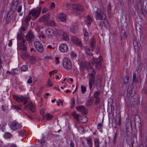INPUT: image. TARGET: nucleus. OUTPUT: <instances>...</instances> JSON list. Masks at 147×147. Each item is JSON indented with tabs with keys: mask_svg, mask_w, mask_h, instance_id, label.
<instances>
[{
	"mask_svg": "<svg viewBox=\"0 0 147 147\" xmlns=\"http://www.w3.org/2000/svg\"><path fill=\"white\" fill-rule=\"evenodd\" d=\"M95 13V18L96 20L102 21V22L99 23L100 26L102 27L104 25L106 27L108 26V22L104 9H98Z\"/></svg>",
	"mask_w": 147,
	"mask_h": 147,
	"instance_id": "f257e3e1",
	"label": "nucleus"
},
{
	"mask_svg": "<svg viewBox=\"0 0 147 147\" xmlns=\"http://www.w3.org/2000/svg\"><path fill=\"white\" fill-rule=\"evenodd\" d=\"M102 61V59L101 57L99 56L96 59L93 57L92 63V64H95V68L96 69L98 70H100L101 68Z\"/></svg>",
	"mask_w": 147,
	"mask_h": 147,
	"instance_id": "f03ea898",
	"label": "nucleus"
},
{
	"mask_svg": "<svg viewBox=\"0 0 147 147\" xmlns=\"http://www.w3.org/2000/svg\"><path fill=\"white\" fill-rule=\"evenodd\" d=\"M62 64L65 69L67 70H71L72 65L70 60L68 58L65 57L63 59Z\"/></svg>",
	"mask_w": 147,
	"mask_h": 147,
	"instance_id": "7ed1b4c3",
	"label": "nucleus"
},
{
	"mask_svg": "<svg viewBox=\"0 0 147 147\" xmlns=\"http://www.w3.org/2000/svg\"><path fill=\"white\" fill-rule=\"evenodd\" d=\"M41 8L39 7L36 9H33L28 13V15H31L33 18L32 20H34L39 16Z\"/></svg>",
	"mask_w": 147,
	"mask_h": 147,
	"instance_id": "20e7f679",
	"label": "nucleus"
},
{
	"mask_svg": "<svg viewBox=\"0 0 147 147\" xmlns=\"http://www.w3.org/2000/svg\"><path fill=\"white\" fill-rule=\"evenodd\" d=\"M13 98L18 102H23L24 105L26 104L28 102V98L27 97L22 96L19 97L16 95L13 96Z\"/></svg>",
	"mask_w": 147,
	"mask_h": 147,
	"instance_id": "39448f33",
	"label": "nucleus"
},
{
	"mask_svg": "<svg viewBox=\"0 0 147 147\" xmlns=\"http://www.w3.org/2000/svg\"><path fill=\"white\" fill-rule=\"evenodd\" d=\"M83 10V7L82 5L80 4H77L74 6L73 12L74 14H77V11H82Z\"/></svg>",
	"mask_w": 147,
	"mask_h": 147,
	"instance_id": "423d86ee",
	"label": "nucleus"
},
{
	"mask_svg": "<svg viewBox=\"0 0 147 147\" xmlns=\"http://www.w3.org/2000/svg\"><path fill=\"white\" fill-rule=\"evenodd\" d=\"M34 45L38 51L40 52H42L43 51V46L40 42L36 41L34 42Z\"/></svg>",
	"mask_w": 147,
	"mask_h": 147,
	"instance_id": "0eeeda50",
	"label": "nucleus"
},
{
	"mask_svg": "<svg viewBox=\"0 0 147 147\" xmlns=\"http://www.w3.org/2000/svg\"><path fill=\"white\" fill-rule=\"evenodd\" d=\"M10 127L11 129L16 130L21 128L22 127V126L19 123L13 121L11 124Z\"/></svg>",
	"mask_w": 147,
	"mask_h": 147,
	"instance_id": "6e6552de",
	"label": "nucleus"
},
{
	"mask_svg": "<svg viewBox=\"0 0 147 147\" xmlns=\"http://www.w3.org/2000/svg\"><path fill=\"white\" fill-rule=\"evenodd\" d=\"M87 70L88 72L89 77H90L91 76H95L96 73L93 67L89 65V66L87 67Z\"/></svg>",
	"mask_w": 147,
	"mask_h": 147,
	"instance_id": "1a4fd4ad",
	"label": "nucleus"
},
{
	"mask_svg": "<svg viewBox=\"0 0 147 147\" xmlns=\"http://www.w3.org/2000/svg\"><path fill=\"white\" fill-rule=\"evenodd\" d=\"M76 109L83 114L86 115L88 113L87 110L82 105L78 106L76 107Z\"/></svg>",
	"mask_w": 147,
	"mask_h": 147,
	"instance_id": "9d476101",
	"label": "nucleus"
},
{
	"mask_svg": "<svg viewBox=\"0 0 147 147\" xmlns=\"http://www.w3.org/2000/svg\"><path fill=\"white\" fill-rule=\"evenodd\" d=\"M34 36L33 33L31 32H29L27 34L26 39L27 40L30 42H32L34 40Z\"/></svg>",
	"mask_w": 147,
	"mask_h": 147,
	"instance_id": "9b49d317",
	"label": "nucleus"
},
{
	"mask_svg": "<svg viewBox=\"0 0 147 147\" xmlns=\"http://www.w3.org/2000/svg\"><path fill=\"white\" fill-rule=\"evenodd\" d=\"M95 83V76H91L89 79V86L90 90L92 88V86Z\"/></svg>",
	"mask_w": 147,
	"mask_h": 147,
	"instance_id": "f8f14e48",
	"label": "nucleus"
},
{
	"mask_svg": "<svg viewBox=\"0 0 147 147\" xmlns=\"http://www.w3.org/2000/svg\"><path fill=\"white\" fill-rule=\"evenodd\" d=\"M90 63L88 62L82 61H81L80 64V66L82 69H84L87 68L89 66Z\"/></svg>",
	"mask_w": 147,
	"mask_h": 147,
	"instance_id": "ddd939ff",
	"label": "nucleus"
},
{
	"mask_svg": "<svg viewBox=\"0 0 147 147\" xmlns=\"http://www.w3.org/2000/svg\"><path fill=\"white\" fill-rule=\"evenodd\" d=\"M68 49L67 46L65 44H62L59 47V50L62 52H66Z\"/></svg>",
	"mask_w": 147,
	"mask_h": 147,
	"instance_id": "4468645a",
	"label": "nucleus"
},
{
	"mask_svg": "<svg viewBox=\"0 0 147 147\" xmlns=\"http://www.w3.org/2000/svg\"><path fill=\"white\" fill-rule=\"evenodd\" d=\"M72 40L76 44L82 48V44L80 40L78 38L76 37H73Z\"/></svg>",
	"mask_w": 147,
	"mask_h": 147,
	"instance_id": "2eb2a0df",
	"label": "nucleus"
},
{
	"mask_svg": "<svg viewBox=\"0 0 147 147\" xmlns=\"http://www.w3.org/2000/svg\"><path fill=\"white\" fill-rule=\"evenodd\" d=\"M25 107L26 109H29L30 110L32 113H34L35 111V106L34 105L32 102H30L28 105L26 106Z\"/></svg>",
	"mask_w": 147,
	"mask_h": 147,
	"instance_id": "dca6fc26",
	"label": "nucleus"
},
{
	"mask_svg": "<svg viewBox=\"0 0 147 147\" xmlns=\"http://www.w3.org/2000/svg\"><path fill=\"white\" fill-rule=\"evenodd\" d=\"M58 17L60 20L62 22H65L66 20V15L64 13H59Z\"/></svg>",
	"mask_w": 147,
	"mask_h": 147,
	"instance_id": "f3484780",
	"label": "nucleus"
},
{
	"mask_svg": "<svg viewBox=\"0 0 147 147\" xmlns=\"http://www.w3.org/2000/svg\"><path fill=\"white\" fill-rule=\"evenodd\" d=\"M50 18L49 15L47 14L41 17L39 19L38 21L40 22H43L47 21Z\"/></svg>",
	"mask_w": 147,
	"mask_h": 147,
	"instance_id": "a211bd4d",
	"label": "nucleus"
},
{
	"mask_svg": "<svg viewBox=\"0 0 147 147\" xmlns=\"http://www.w3.org/2000/svg\"><path fill=\"white\" fill-rule=\"evenodd\" d=\"M133 45L135 49L137 51L139 50L141 48V45L140 43L138 42L136 40L134 41Z\"/></svg>",
	"mask_w": 147,
	"mask_h": 147,
	"instance_id": "6ab92c4d",
	"label": "nucleus"
},
{
	"mask_svg": "<svg viewBox=\"0 0 147 147\" xmlns=\"http://www.w3.org/2000/svg\"><path fill=\"white\" fill-rule=\"evenodd\" d=\"M86 24L88 26H90L92 22V21L91 18L89 15L87 16L86 20Z\"/></svg>",
	"mask_w": 147,
	"mask_h": 147,
	"instance_id": "aec40b11",
	"label": "nucleus"
},
{
	"mask_svg": "<svg viewBox=\"0 0 147 147\" xmlns=\"http://www.w3.org/2000/svg\"><path fill=\"white\" fill-rule=\"evenodd\" d=\"M94 98L91 97L89 98L86 102V105L87 106H91L93 103Z\"/></svg>",
	"mask_w": 147,
	"mask_h": 147,
	"instance_id": "412c9836",
	"label": "nucleus"
},
{
	"mask_svg": "<svg viewBox=\"0 0 147 147\" xmlns=\"http://www.w3.org/2000/svg\"><path fill=\"white\" fill-rule=\"evenodd\" d=\"M54 31L52 29L49 28L46 31V33L49 36H51L54 34Z\"/></svg>",
	"mask_w": 147,
	"mask_h": 147,
	"instance_id": "4be33fe9",
	"label": "nucleus"
},
{
	"mask_svg": "<svg viewBox=\"0 0 147 147\" xmlns=\"http://www.w3.org/2000/svg\"><path fill=\"white\" fill-rule=\"evenodd\" d=\"M47 137V135L45 136L44 134H42V136L41 137V138L40 139V141L39 142H40V143L42 144L44 143Z\"/></svg>",
	"mask_w": 147,
	"mask_h": 147,
	"instance_id": "5701e85b",
	"label": "nucleus"
},
{
	"mask_svg": "<svg viewBox=\"0 0 147 147\" xmlns=\"http://www.w3.org/2000/svg\"><path fill=\"white\" fill-rule=\"evenodd\" d=\"M86 142L88 146L89 147H92V141L90 137H88L86 138Z\"/></svg>",
	"mask_w": 147,
	"mask_h": 147,
	"instance_id": "b1692460",
	"label": "nucleus"
},
{
	"mask_svg": "<svg viewBox=\"0 0 147 147\" xmlns=\"http://www.w3.org/2000/svg\"><path fill=\"white\" fill-rule=\"evenodd\" d=\"M13 17L11 13H8L6 19V21L8 23L10 22Z\"/></svg>",
	"mask_w": 147,
	"mask_h": 147,
	"instance_id": "393cba45",
	"label": "nucleus"
},
{
	"mask_svg": "<svg viewBox=\"0 0 147 147\" xmlns=\"http://www.w3.org/2000/svg\"><path fill=\"white\" fill-rule=\"evenodd\" d=\"M81 118L82 119V120L81 121V122L82 123H85L88 120V118L85 116L81 115L80 116V119H81Z\"/></svg>",
	"mask_w": 147,
	"mask_h": 147,
	"instance_id": "a878e982",
	"label": "nucleus"
},
{
	"mask_svg": "<svg viewBox=\"0 0 147 147\" xmlns=\"http://www.w3.org/2000/svg\"><path fill=\"white\" fill-rule=\"evenodd\" d=\"M83 32L84 39L86 41H87L88 39V33L85 29L83 30Z\"/></svg>",
	"mask_w": 147,
	"mask_h": 147,
	"instance_id": "bb28decb",
	"label": "nucleus"
},
{
	"mask_svg": "<svg viewBox=\"0 0 147 147\" xmlns=\"http://www.w3.org/2000/svg\"><path fill=\"white\" fill-rule=\"evenodd\" d=\"M95 40L94 38L92 39L90 43V46L92 48L94 47L95 45Z\"/></svg>",
	"mask_w": 147,
	"mask_h": 147,
	"instance_id": "cd10ccee",
	"label": "nucleus"
},
{
	"mask_svg": "<svg viewBox=\"0 0 147 147\" xmlns=\"http://www.w3.org/2000/svg\"><path fill=\"white\" fill-rule=\"evenodd\" d=\"M96 87L97 88L98 90H99L100 89H99L101 86V81L100 79H98L96 82Z\"/></svg>",
	"mask_w": 147,
	"mask_h": 147,
	"instance_id": "c85d7f7f",
	"label": "nucleus"
},
{
	"mask_svg": "<svg viewBox=\"0 0 147 147\" xmlns=\"http://www.w3.org/2000/svg\"><path fill=\"white\" fill-rule=\"evenodd\" d=\"M45 116L47 118V119L48 120H51L52 119L53 117V115H51L49 113H47L46 115Z\"/></svg>",
	"mask_w": 147,
	"mask_h": 147,
	"instance_id": "c756f323",
	"label": "nucleus"
},
{
	"mask_svg": "<svg viewBox=\"0 0 147 147\" xmlns=\"http://www.w3.org/2000/svg\"><path fill=\"white\" fill-rule=\"evenodd\" d=\"M99 140L98 138H96L94 139V144L96 147H99Z\"/></svg>",
	"mask_w": 147,
	"mask_h": 147,
	"instance_id": "7c9ffc66",
	"label": "nucleus"
},
{
	"mask_svg": "<svg viewBox=\"0 0 147 147\" xmlns=\"http://www.w3.org/2000/svg\"><path fill=\"white\" fill-rule=\"evenodd\" d=\"M70 31L72 32L76 33L77 31V29L76 26H73L70 28Z\"/></svg>",
	"mask_w": 147,
	"mask_h": 147,
	"instance_id": "2f4dec72",
	"label": "nucleus"
},
{
	"mask_svg": "<svg viewBox=\"0 0 147 147\" xmlns=\"http://www.w3.org/2000/svg\"><path fill=\"white\" fill-rule=\"evenodd\" d=\"M62 38L63 40H67L69 39L67 34L66 33L64 32L62 35Z\"/></svg>",
	"mask_w": 147,
	"mask_h": 147,
	"instance_id": "473e14b6",
	"label": "nucleus"
},
{
	"mask_svg": "<svg viewBox=\"0 0 147 147\" xmlns=\"http://www.w3.org/2000/svg\"><path fill=\"white\" fill-rule=\"evenodd\" d=\"M31 18L30 15H28V13L27 16L25 18L24 21L26 23H27L31 20Z\"/></svg>",
	"mask_w": 147,
	"mask_h": 147,
	"instance_id": "72a5a7b5",
	"label": "nucleus"
},
{
	"mask_svg": "<svg viewBox=\"0 0 147 147\" xmlns=\"http://www.w3.org/2000/svg\"><path fill=\"white\" fill-rule=\"evenodd\" d=\"M19 135L22 137H24L26 136V133L23 130H20L18 131Z\"/></svg>",
	"mask_w": 147,
	"mask_h": 147,
	"instance_id": "f704fd0d",
	"label": "nucleus"
},
{
	"mask_svg": "<svg viewBox=\"0 0 147 147\" xmlns=\"http://www.w3.org/2000/svg\"><path fill=\"white\" fill-rule=\"evenodd\" d=\"M20 47V49L26 51L27 50L26 46L25 45L23 44H21Z\"/></svg>",
	"mask_w": 147,
	"mask_h": 147,
	"instance_id": "c9c22d12",
	"label": "nucleus"
},
{
	"mask_svg": "<svg viewBox=\"0 0 147 147\" xmlns=\"http://www.w3.org/2000/svg\"><path fill=\"white\" fill-rule=\"evenodd\" d=\"M71 100V108H72L75 105V101L74 98H72Z\"/></svg>",
	"mask_w": 147,
	"mask_h": 147,
	"instance_id": "e433bc0d",
	"label": "nucleus"
},
{
	"mask_svg": "<svg viewBox=\"0 0 147 147\" xmlns=\"http://www.w3.org/2000/svg\"><path fill=\"white\" fill-rule=\"evenodd\" d=\"M23 34L22 32H21L20 34H18V36H17V38H18V40H20L23 37Z\"/></svg>",
	"mask_w": 147,
	"mask_h": 147,
	"instance_id": "4c0bfd02",
	"label": "nucleus"
},
{
	"mask_svg": "<svg viewBox=\"0 0 147 147\" xmlns=\"http://www.w3.org/2000/svg\"><path fill=\"white\" fill-rule=\"evenodd\" d=\"M100 94V92L98 91H95L94 94V98H99L98 96Z\"/></svg>",
	"mask_w": 147,
	"mask_h": 147,
	"instance_id": "58836bf2",
	"label": "nucleus"
},
{
	"mask_svg": "<svg viewBox=\"0 0 147 147\" xmlns=\"http://www.w3.org/2000/svg\"><path fill=\"white\" fill-rule=\"evenodd\" d=\"M13 108L14 109L17 110L18 112H20L21 111V108L20 107L17 106L15 105H13Z\"/></svg>",
	"mask_w": 147,
	"mask_h": 147,
	"instance_id": "ea45409f",
	"label": "nucleus"
},
{
	"mask_svg": "<svg viewBox=\"0 0 147 147\" xmlns=\"http://www.w3.org/2000/svg\"><path fill=\"white\" fill-rule=\"evenodd\" d=\"M21 69L22 71H26L28 69V66L26 65H24L22 66Z\"/></svg>",
	"mask_w": 147,
	"mask_h": 147,
	"instance_id": "a19ab883",
	"label": "nucleus"
},
{
	"mask_svg": "<svg viewBox=\"0 0 147 147\" xmlns=\"http://www.w3.org/2000/svg\"><path fill=\"white\" fill-rule=\"evenodd\" d=\"M81 91L82 93H84L86 91V88L85 86H81Z\"/></svg>",
	"mask_w": 147,
	"mask_h": 147,
	"instance_id": "79ce46f5",
	"label": "nucleus"
},
{
	"mask_svg": "<svg viewBox=\"0 0 147 147\" xmlns=\"http://www.w3.org/2000/svg\"><path fill=\"white\" fill-rule=\"evenodd\" d=\"M19 0H13V5L15 7H16L18 4Z\"/></svg>",
	"mask_w": 147,
	"mask_h": 147,
	"instance_id": "37998d69",
	"label": "nucleus"
},
{
	"mask_svg": "<svg viewBox=\"0 0 147 147\" xmlns=\"http://www.w3.org/2000/svg\"><path fill=\"white\" fill-rule=\"evenodd\" d=\"M111 5L110 3H109L107 6V11L109 14L111 13Z\"/></svg>",
	"mask_w": 147,
	"mask_h": 147,
	"instance_id": "c03bdc74",
	"label": "nucleus"
},
{
	"mask_svg": "<svg viewBox=\"0 0 147 147\" xmlns=\"http://www.w3.org/2000/svg\"><path fill=\"white\" fill-rule=\"evenodd\" d=\"M95 100L94 102V104L95 105H97L99 102L100 98H95Z\"/></svg>",
	"mask_w": 147,
	"mask_h": 147,
	"instance_id": "a18cd8bd",
	"label": "nucleus"
},
{
	"mask_svg": "<svg viewBox=\"0 0 147 147\" xmlns=\"http://www.w3.org/2000/svg\"><path fill=\"white\" fill-rule=\"evenodd\" d=\"M69 145L70 147H75L74 143L72 140H70V143Z\"/></svg>",
	"mask_w": 147,
	"mask_h": 147,
	"instance_id": "49530a36",
	"label": "nucleus"
},
{
	"mask_svg": "<svg viewBox=\"0 0 147 147\" xmlns=\"http://www.w3.org/2000/svg\"><path fill=\"white\" fill-rule=\"evenodd\" d=\"M27 82L29 84H31L32 83V78L31 77H29V78L28 79Z\"/></svg>",
	"mask_w": 147,
	"mask_h": 147,
	"instance_id": "de8ad7c7",
	"label": "nucleus"
},
{
	"mask_svg": "<svg viewBox=\"0 0 147 147\" xmlns=\"http://www.w3.org/2000/svg\"><path fill=\"white\" fill-rule=\"evenodd\" d=\"M4 136L5 137L7 138H9L10 137L11 134L10 133L6 132Z\"/></svg>",
	"mask_w": 147,
	"mask_h": 147,
	"instance_id": "09e8293b",
	"label": "nucleus"
},
{
	"mask_svg": "<svg viewBox=\"0 0 147 147\" xmlns=\"http://www.w3.org/2000/svg\"><path fill=\"white\" fill-rule=\"evenodd\" d=\"M71 56L72 57L74 58L76 57V55L74 52H71Z\"/></svg>",
	"mask_w": 147,
	"mask_h": 147,
	"instance_id": "8fccbe9b",
	"label": "nucleus"
},
{
	"mask_svg": "<svg viewBox=\"0 0 147 147\" xmlns=\"http://www.w3.org/2000/svg\"><path fill=\"white\" fill-rule=\"evenodd\" d=\"M55 3L54 2H52L51 3L50 5V7L51 9H53L54 8H55Z\"/></svg>",
	"mask_w": 147,
	"mask_h": 147,
	"instance_id": "3c124183",
	"label": "nucleus"
},
{
	"mask_svg": "<svg viewBox=\"0 0 147 147\" xmlns=\"http://www.w3.org/2000/svg\"><path fill=\"white\" fill-rule=\"evenodd\" d=\"M136 73H134L133 77V82H135L136 80Z\"/></svg>",
	"mask_w": 147,
	"mask_h": 147,
	"instance_id": "603ef678",
	"label": "nucleus"
},
{
	"mask_svg": "<svg viewBox=\"0 0 147 147\" xmlns=\"http://www.w3.org/2000/svg\"><path fill=\"white\" fill-rule=\"evenodd\" d=\"M129 78L127 77H126L124 79V84H126L128 83Z\"/></svg>",
	"mask_w": 147,
	"mask_h": 147,
	"instance_id": "864d4df0",
	"label": "nucleus"
},
{
	"mask_svg": "<svg viewBox=\"0 0 147 147\" xmlns=\"http://www.w3.org/2000/svg\"><path fill=\"white\" fill-rule=\"evenodd\" d=\"M85 51L86 53L89 55H90L91 53L90 50L88 47H86L85 48Z\"/></svg>",
	"mask_w": 147,
	"mask_h": 147,
	"instance_id": "5fc2aeb1",
	"label": "nucleus"
},
{
	"mask_svg": "<svg viewBox=\"0 0 147 147\" xmlns=\"http://www.w3.org/2000/svg\"><path fill=\"white\" fill-rule=\"evenodd\" d=\"M53 86V84L50 80H48L47 86Z\"/></svg>",
	"mask_w": 147,
	"mask_h": 147,
	"instance_id": "6e6d98bb",
	"label": "nucleus"
},
{
	"mask_svg": "<svg viewBox=\"0 0 147 147\" xmlns=\"http://www.w3.org/2000/svg\"><path fill=\"white\" fill-rule=\"evenodd\" d=\"M49 23L50 25L53 26L55 25V22L53 21L52 20L49 21Z\"/></svg>",
	"mask_w": 147,
	"mask_h": 147,
	"instance_id": "4d7b16f0",
	"label": "nucleus"
},
{
	"mask_svg": "<svg viewBox=\"0 0 147 147\" xmlns=\"http://www.w3.org/2000/svg\"><path fill=\"white\" fill-rule=\"evenodd\" d=\"M102 125L101 123H99L97 125V129H100L102 127Z\"/></svg>",
	"mask_w": 147,
	"mask_h": 147,
	"instance_id": "13d9d810",
	"label": "nucleus"
},
{
	"mask_svg": "<svg viewBox=\"0 0 147 147\" xmlns=\"http://www.w3.org/2000/svg\"><path fill=\"white\" fill-rule=\"evenodd\" d=\"M127 38V35L124 32L123 33V35L122 37V38L125 39Z\"/></svg>",
	"mask_w": 147,
	"mask_h": 147,
	"instance_id": "bf43d9fd",
	"label": "nucleus"
},
{
	"mask_svg": "<svg viewBox=\"0 0 147 147\" xmlns=\"http://www.w3.org/2000/svg\"><path fill=\"white\" fill-rule=\"evenodd\" d=\"M45 112V110L43 109H41L40 110V113L42 115H44Z\"/></svg>",
	"mask_w": 147,
	"mask_h": 147,
	"instance_id": "052dcab7",
	"label": "nucleus"
},
{
	"mask_svg": "<svg viewBox=\"0 0 147 147\" xmlns=\"http://www.w3.org/2000/svg\"><path fill=\"white\" fill-rule=\"evenodd\" d=\"M56 72H57V71L56 70H55L49 72V75L51 76L52 75H54Z\"/></svg>",
	"mask_w": 147,
	"mask_h": 147,
	"instance_id": "680f3d73",
	"label": "nucleus"
},
{
	"mask_svg": "<svg viewBox=\"0 0 147 147\" xmlns=\"http://www.w3.org/2000/svg\"><path fill=\"white\" fill-rule=\"evenodd\" d=\"M78 130L79 131L82 133V134L84 132V129L82 127H80L78 129Z\"/></svg>",
	"mask_w": 147,
	"mask_h": 147,
	"instance_id": "e2e57ef3",
	"label": "nucleus"
},
{
	"mask_svg": "<svg viewBox=\"0 0 147 147\" xmlns=\"http://www.w3.org/2000/svg\"><path fill=\"white\" fill-rule=\"evenodd\" d=\"M47 11V9L46 8H44L42 11V13L44 14L46 13Z\"/></svg>",
	"mask_w": 147,
	"mask_h": 147,
	"instance_id": "0e129e2a",
	"label": "nucleus"
},
{
	"mask_svg": "<svg viewBox=\"0 0 147 147\" xmlns=\"http://www.w3.org/2000/svg\"><path fill=\"white\" fill-rule=\"evenodd\" d=\"M22 6H19L18 7V9L17 10V12L20 13L21 12L22 9Z\"/></svg>",
	"mask_w": 147,
	"mask_h": 147,
	"instance_id": "69168bd1",
	"label": "nucleus"
},
{
	"mask_svg": "<svg viewBox=\"0 0 147 147\" xmlns=\"http://www.w3.org/2000/svg\"><path fill=\"white\" fill-rule=\"evenodd\" d=\"M20 29L22 31H25L26 28L25 26H22L20 28Z\"/></svg>",
	"mask_w": 147,
	"mask_h": 147,
	"instance_id": "338daca9",
	"label": "nucleus"
},
{
	"mask_svg": "<svg viewBox=\"0 0 147 147\" xmlns=\"http://www.w3.org/2000/svg\"><path fill=\"white\" fill-rule=\"evenodd\" d=\"M79 114H77L75 115L74 116V118L75 119H76L77 121H78V119L79 118Z\"/></svg>",
	"mask_w": 147,
	"mask_h": 147,
	"instance_id": "774afa93",
	"label": "nucleus"
}]
</instances>
